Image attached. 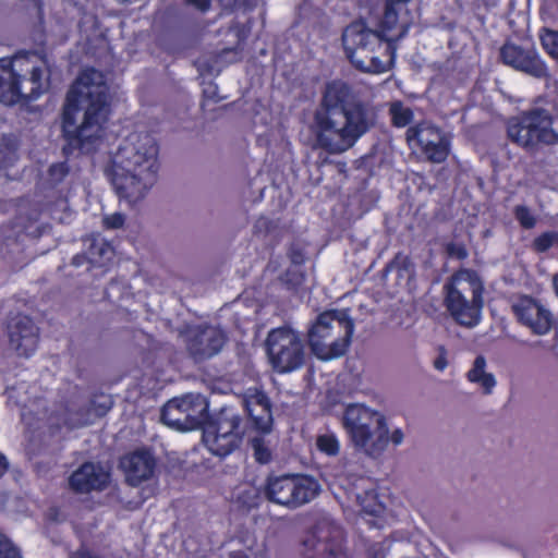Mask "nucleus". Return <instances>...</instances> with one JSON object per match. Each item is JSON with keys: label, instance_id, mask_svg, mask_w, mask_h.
Masks as SVG:
<instances>
[{"label": "nucleus", "instance_id": "nucleus-1", "mask_svg": "<svg viewBox=\"0 0 558 558\" xmlns=\"http://www.w3.org/2000/svg\"><path fill=\"white\" fill-rule=\"evenodd\" d=\"M412 1L384 0L376 31L368 28L363 21H354L343 29L342 46L355 69L369 73L388 70L383 58L393 61L395 43L405 37L413 25Z\"/></svg>", "mask_w": 558, "mask_h": 558}, {"label": "nucleus", "instance_id": "nucleus-2", "mask_svg": "<svg viewBox=\"0 0 558 558\" xmlns=\"http://www.w3.org/2000/svg\"><path fill=\"white\" fill-rule=\"evenodd\" d=\"M101 75L93 68L84 70L77 83L85 90L71 89L62 112V135L65 144L63 154L69 157L75 151L94 153L104 137L111 112L108 86L105 82H94Z\"/></svg>", "mask_w": 558, "mask_h": 558}, {"label": "nucleus", "instance_id": "nucleus-3", "mask_svg": "<svg viewBox=\"0 0 558 558\" xmlns=\"http://www.w3.org/2000/svg\"><path fill=\"white\" fill-rule=\"evenodd\" d=\"M322 106L316 112V140L329 154H341L352 148L374 124L371 107L341 80L326 84Z\"/></svg>", "mask_w": 558, "mask_h": 558}, {"label": "nucleus", "instance_id": "nucleus-4", "mask_svg": "<svg viewBox=\"0 0 558 558\" xmlns=\"http://www.w3.org/2000/svg\"><path fill=\"white\" fill-rule=\"evenodd\" d=\"M159 146L149 133L130 134L113 157L112 184L120 198L143 195L157 180Z\"/></svg>", "mask_w": 558, "mask_h": 558}, {"label": "nucleus", "instance_id": "nucleus-5", "mask_svg": "<svg viewBox=\"0 0 558 558\" xmlns=\"http://www.w3.org/2000/svg\"><path fill=\"white\" fill-rule=\"evenodd\" d=\"M49 87V77L40 65L29 66L28 58H0V102L28 105Z\"/></svg>", "mask_w": 558, "mask_h": 558}, {"label": "nucleus", "instance_id": "nucleus-6", "mask_svg": "<svg viewBox=\"0 0 558 558\" xmlns=\"http://www.w3.org/2000/svg\"><path fill=\"white\" fill-rule=\"evenodd\" d=\"M444 305L461 326L474 327L484 306V283L473 269L454 271L444 284Z\"/></svg>", "mask_w": 558, "mask_h": 558}, {"label": "nucleus", "instance_id": "nucleus-7", "mask_svg": "<svg viewBox=\"0 0 558 558\" xmlns=\"http://www.w3.org/2000/svg\"><path fill=\"white\" fill-rule=\"evenodd\" d=\"M354 333V320L345 311L329 310L320 313L308 329V344L322 361L344 355Z\"/></svg>", "mask_w": 558, "mask_h": 558}, {"label": "nucleus", "instance_id": "nucleus-8", "mask_svg": "<svg viewBox=\"0 0 558 558\" xmlns=\"http://www.w3.org/2000/svg\"><path fill=\"white\" fill-rule=\"evenodd\" d=\"M342 425L354 447L369 457H379L389 444L385 416L364 404H349L343 412Z\"/></svg>", "mask_w": 558, "mask_h": 558}, {"label": "nucleus", "instance_id": "nucleus-9", "mask_svg": "<svg viewBox=\"0 0 558 558\" xmlns=\"http://www.w3.org/2000/svg\"><path fill=\"white\" fill-rule=\"evenodd\" d=\"M555 118L544 108H531L507 122V136L511 143L535 154L543 147L558 145V132L554 129Z\"/></svg>", "mask_w": 558, "mask_h": 558}, {"label": "nucleus", "instance_id": "nucleus-10", "mask_svg": "<svg viewBox=\"0 0 558 558\" xmlns=\"http://www.w3.org/2000/svg\"><path fill=\"white\" fill-rule=\"evenodd\" d=\"M247 425L232 407H223L203 430L207 448L218 457H226L242 444Z\"/></svg>", "mask_w": 558, "mask_h": 558}, {"label": "nucleus", "instance_id": "nucleus-11", "mask_svg": "<svg viewBox=\"0 0 558 558\" xmlns=\"http://www.w3.org/2000/svg\"><path fill=\"white\" fill-rule=\"evenodd\" d=\"M318 492V482L305 474H269L263 487L268 501L290 509L310 502Z\"/></svg>", "mask_w": 558, "mask_h": 558}, {"label": "nucleus", "instance_id": "nucleus-12", "mask_svg": "<svg viewBox=\"0 0 558 558\" xmlns=\"http://www.w3.org/2000/svg\"><path fill=\"white\" fill-rule=\"evenodd\" d=\"M266 351L272 367L279 373L292 372L304 362L302 339L290 327L272 329L266 339Z\"/></svg>", "mask_w": 558, "mask_h": 558}, {"label": "nucleus", "instance_id": "nucleus-13", "mask_svg": "<svg viewBox=\"0 0 558 558\" xmlns=\"http://www.w3.org/2000/svg\"><path fill=\"white\" fill-rule=\"evenodd\" d=\"M410 148L416 149L428 161L441 163L447 160L451 142L442 130L428 122H418L410 126L405 133Z\"/></svg>", "mask_w": 558, "mask_h": 558}, {"label": "nucleus", "instance_id": "nucleus-14", "mask_svg": "<svg viewBox=\"0 0 558 558\" xmlns=\"http://www.w3.org/2000/svg\"><path fill=\"white\" fill-rule=\"evenodd\" d=\"M182 333L190 356L195 362H203L217 355L226 344L227 333L209 324L187 326Z\"/></svg>", "mask_w": 558, "mask_h": 558}, {"label": "nucleus", "instance_id": "nucleus-15", "mask_svg": "<svg viewBox=\"0 0 558 558\" xmlns=\"http://www.w3.org/2000/svg\"><path fill=\"white\" fill-rule=\"evenodd\" d=\"M306 558H349L345 535L338 526L317 527L303 541Z\"/></svg>", "mask_w": 558, "mask_h": 558}, {"label": "nucleus", "instance_id": "nucleus-16", "mask_svg": "<svg viewBox=\"0 0 558 558\" xmlns=\"http://www.w3.org/2000/svg\"><path fill=\"white\" fill-rule=\"evenodd\" d=\"M499 58L505 65L532 77L546 78L549 75L546 63L532 45L523 47L506 41L499 50Z\"/></svg>", "mask_w": 558, "mask_h": 558}, {"label": "nucleus", "instance_id": "nucleus-17", "mask_svg": "<svg viewBox=\"0 0 558 558\" xmlns=\"http://www.w3.org/2000/svg\"><path fill=\"white\" fill-rule=\"evenodd\" d=\"M511 307L518 322L530 328L533 333L546 335L550 331L553 314L532 296H520Z\"/></svg>", "mask_w": 558, "mask_h": 558}, {"label": "nucleus", "instance_id": "nucleus-18", "mask_svg": "<svg viewBox=\"0 0 558 558\" xmlns=\"http://www.w3.org/2000/svg\"><path fill=\"white\" fill-rule=\"evenodd\" d=\"M111 481L110 472L99 463H82L69 477V487L75 494H89L105 490Z\"/></svg>", "mask_w": 558, "mask_h": 558}, {"label": "nucleus", "instance_id": "nucleus-19", "mask_svg": "<svg viewBox=\"0 0 558 558\" xmlns=\"http://www.w3.org/2000/svg\"><path fill=\"white\" fill-rule=\"evenodd\" d=\"M9 341L17 355L29 357L39 343V329L27 315H17L8 325Z\"/></svg>", "mask_w": 558, "mask_h": 558}, {"label": "nucleus", "instance_id": "nucleus-20", "mask_svg": "<svg viewBox=\"0 0 558 558\" xmlns=\"http://www.w3.org/2000/svg\"><path fill=\"white\" fill-rule=\"evenodd\" d=\"M243 408L252 429L260 434H266L271 430V402L265 391L257 388L248 389L243 396Z\"/></svg>", "mask_w": 558, "mask_h": 558}, {"label": "nucleus", "instance_id": "nucleus-21", "mask_svg": "<svg viewBox=\"0 0 558 558\" xmlns=\"http://www.w3.org/2000/svg\"><path fill=\"white\" fill-rule=\"evenodd\" d=\"M198 397L185 395L181 398L169 400L160 411V418L163 424L177 430H189L199 424V420L191 414Z\"/></svg>", "mask_w": 558, "mask_h": 558}, {"label": "nucleus", "instance_id": "nucleus-22", "mask_svg": "<svg viewBox=\"0 0 558 558\" xmlns=\"http://www.w3.org/2000/svg\"><path fill=\"white\" fill-rule=\"evenodd\" d=\"M120 468L125 474V481L131 486H138L149 480L156 469V459L147 449H138L120 459Z\"/></svg>", "mask_w": 558, "mask_h": 558}, {"label": "nucleus", "instance_id": "nucleus-23", "mask_svg": "<svg viewBox=\"0 0 558 558\" xmlns=\"http://www.w3.org/2000/svg\"><path fill=\"white\" fill-rule=\"evenodd\" d=\"M486 360L483 355H477L472 368L466 373V378L471 383L478 384L484 393H490L496 386V379L493 374L485 372Z\"/></svg>", "mask_w": 558, "mask_h": 558}, {"label": "nucleus", "instance_id": "nucleus-24", "mask_svg": "<svg viewBox=\"0 0 558 558\" xmlns=\"http://www.w3.org/2000/svg\"><path fill=\"white\" fill-rule=\"evenodd\" d=\"M262 493L263 490L253 485H245L236 492L234 502L240 510L251 511L259 507Z\"/></svg>", "mask_w": 558, "mask_h": 558}, {"label": "nucleus", "instance_id": "nucleus-25", "mask_svg": "<svg viewBox=\"0 0 558 558\" xmlns=\"http://www.w3.org/2000/svg\"><path fill=\"white\" fill-rule=\"evenodd\" d=\"M391 125L397 129H402L411 124L414 119V112L410 107L404 106L401 100H396L390 104L388 110Z\"/></svg>", "mask_w": 558, "mask_h": 558}, {"label": "nucleus", "instance_id": "nucleus-26", "mask_svg": "<svg viewBox=\"0 0 558 558\" xmlns=\"http://www.w3.org/2000/svg\"><path fill=\"white\" fill-rule=\"evenodd\" d=\"M359 505L364 513L369 515H379L384 510L385 506L379 500L376 490H365L363 495L357 496Z\"/></svg>", "mask_w": 558, "mask_h": 558}, {"label": "nucleus", "instance_id": "nucleus-27", "mask_svg": "<svg viewBox=\"0 0 558 558\" xmlns=\"http://www.w3.org/2000/svg\"><path fill=\"white\" fill-rule=\"evenodd\" d=\"M315 445L320 453L328 457H336L340 452V441L335 433L317 435Z\"/></svg>", "mask_w": 558, "mask_h": 558}, {"label": "nucleus", "instance_id": "nucleus-28", "mask_svg": "<svg viewBox=\"0 0 558 558\" xmlns=\"http://www.w3.org/2000/svg\"><path fill=\"white\" fill-rule=\"evenodd\" d=\"M306 279L305 272L300 267H289L281 276V281L287 290L298 292Z\"/></svg>", "mask_w": 558, "mask_h": 558}, {"label": "nucleus", "instance_id": "nucleus-29", "mask_svg": "<svg viewBox=\"0 0 558 558\" xmlns=\"http://www.w3.org/2000/svg\"><path fill=\"white\" fill-rule=\"evenodd\" d=\"M543 49L558 62V31L544 28L539 34Z\"/></svg>", "mask_w": 558, "mask_h": 558}, {"label": "nucleus", "instance_id": "nucleus-30", "mask_svg": "<svg viewBox=\"0 0 558 558\" xmlns=\"http://www.w3.org/2000/svg\"><path fill=\"white\" fill-rule=\"evenodd\" d=\"M113 401L110 396L105 393L94 395L89 400L88 412H93L95 416H105L112 408Z\"/></svg>", "mask_w": 558, "mask_h": 558}, {"label": "nucleus", "instance_id": "nucleus-31", "mask_svg": "<svg viewBox=\"0 0 558 558\" xmlns=\"http://www.w3.org/2000/svg\"><path fill=\"white\" fill-rule=\"evenodd\" d=\"M554 246H558L557 231H545L537 235L532 242V247L537 253H545Z\"/></svg>", "mask_w": 558, "mask_h": 558}, {"label": "nucleus", "instance_id": "nucleus-32", "mask_svg": "<svg viewBox=\"0 0 558 558\" xmlns=\"http://www.w3.org/2000/svg\"><path fill=\"white\" fill-rule=\"evenodd\" d=\"M230 32H233L235 37H236V43H235V46L232 47V48H223L221 49L220 53L222 56H226L228 54L229 52H234V53H239L243 50V45L246 40V37H247V29L245 28L244 25L240 24V23H233L231 26H230Z\"/></svg>", "mask_w": 558, "mask_h": 558}, {"label": "nucleus", "instance_id": "nucleus-33", "mask_svg": "<svg viewBox=\"0 0 558 558\" xmlns=\"http://www.w3.org/2000/svg\"><path fill=\"white\" fill-rule=\"evenodd\" d=\"M513 215L515 220L523 229L530 230L536 226V217L532 214L531 209L525 205H517L513 208Z\"/></svg>", "mask_w": 558, "mask_h": 558}, {"label": "nucleus", "instance_id": "nucleus-34", "mask_svg": "<svg viewBox=\"0 0 558 558\" xmlns=\"http://www.w3.org/2000/svg\"><path fill=\"white\" fill-rule=\"evenodd\" d=\"M252 448L254 450V458L258 463L266 464L271 461V451L262 437H254L252 439Z\"/></svg>", "mask_w": 558, "mask_h": 558}, {"label": "nucleus", "instance_id": "nucleus-35", "mask_svg": "<svg viewBox=\"0 0 558 558\" xmlns=\"http://www.w3.org/2000/svg\"><path fill=\"white\" fill-rule=\"evenodd\" d=\"M70 173V166L66 161L51 163L48 168V178L53 184L61 183Z\"/></svg>", "mask_w": 558, "mask_h": 558}, {"label": "nucleus", "instance_id": "nucleus-36", "mask_svg": "<svg viewBox=\"0 0 558 558\" xmlns=\"http://www.w3.org/2000/svg\"><path fill=\"white\" fill-rule=\"evenodd\" d=\"M89 253L93 256L90 258L92 264H95V263L104 264L105 256L107 254H112L113 250H112L111 245L107 242H101L100 244H97L96 242H94L89 248Z\"/></svg>", "mask_w": 558, "mask_h": 558}, {"label": "nucleus", "instance_id": "nucleus-37", "mask_svg": "<svg viewBox=\"0 0 558 558\" xmlns=\"http://www.w3.org/2000/svg\"><path fill=\"white\" fill-rule=\"evenodd\" d=\"M0 558H23L21 550L5 536H0Z\"/></svg>", "mask_w": 558, "mask_h": 558}, {"label": "nucleus", "instance_id": "nucleus-38", "mask_svg": "<svg viewBox=\"0 0 558 558\" xmlns=\"http://www.w3.org/2000/svg\"><path fill=\"white\" fill-rule=\"evenodd\" d=\"M445 252L449 258L464 260L469 256L468 248L464 243L449 242L445 245Z\"/></svg>", "mask_w": 558, "mask_h": 558}, {"label": "nucleus", "instance_id": "nucleus-39", "mask_svg": "<svg viewBox=\"0 0 558 558\" xmlns=\"http://www.w3.org/2000/svg\"><path fill=\"white\" fill-rule=\"evenodd\" d=\"M221 8L228 12H234L239 9L252 10L253 0H218Z\"/></svg>", "mask_w": 558, "mask_h": 558}, {"label": "nucleus", "instance_id": "nucleus-40", "mask_svg": "<svg viewBox=\"0 0 558 558\" xmlns=\"http://www.w3.org/2000/svg\"><path fill=\"white\" fill-rule=\"evenodd\" d=\"M125 222V216L121 213H113L107 215L102 219V225L106 229L114 230L122 228Z\"/></svg>", "mask_w": 558, "mask_h": 558}, {"label": "nucleus", "instance_id": "nucleus-41", "mask_svg": "<svg viewBox=\"0 0 558 558\" xmlns=\"http://www.w3.org/2000/svg\"><path fill=\"white\" fill-rule=\"evenodd\" d=\"M203 85V97L205 99L211 100L214 102H218L221 100V97H219L218 95V85L215 82H204Z\"/></svg>", "mask_w": 558, "mask_h": 558}, {"label": "nucleus", "instance_id": "nucleus-42", "mask_svg": "<svg viewBox=\"0 0 558 558\" xmlns=\"http://www.w3.org/2000/svg\"><path fill=\"white\" fill-rule=\"evenodd\" d=\"M437 350H438V356L434 361V367L437 371L442 372L448 365L447 350H446L445 345H439Z\"/></svg>", "mask_w": 558, "mask_h": 558}, {"label": "nucleus", "instance_id": "nucleus-43", "mask_svg": "<svg viewBox=\"0 0 558 558\" xmlns=\"http://www.w3.org/2000/svg\"><path fill=\"white\" fill-rule=\"evenodd\" d=\"M288 255L293 266L300 267L305 262V255L299 247H291Z\"/></svg>", "mask_w": 558, "mask_h": 558}, {"label": "nucleus", "instance_id": "nucleus-44", "mask_svg": "<svg viewBox=\"0 0 558 558\" xmlns=\"http://www.w3.org/2000/svg\"><path fill=\"white\" fill-rule=\"evenodd\" d=\"M186 5H191L196 10L205 13L211 7V0H184Z\"/></svg>", "mask_w": 558, "mask_h": 558}, {"label": "nucleus", "instance_id": "nucleus-45", "mask_svg": "<svg viewBox=\"0 0 558 558\" xmlns=\"http://www.w3.org/2000/svg\"><path fill=\"white\" fill-rule=\"evenodd\" d=\"M71 558H99L88 548L81 547L73 553Z\"/></svg>", "mask_w": 558, "mask_h": 558}, {"label": "nucleus", "instance_id": "nucleus-46", "mask_svg": "<svg viewBox=\"0 0 558 558\" xmlns=\"http://www.w3.org/2000/svg\"><path fill=\"white\" fill-rule=\"evenodd\" d=\"M558 8V0H545L543 10L556 17L555 9Z\"/></svg>", "mask_w": 558, "mask_h": 558}, {"label": "nucleus", "instance_id": "nucleus-47", "mask_svg": "<svg viewBox=\"0 0 558 558\" xmlns=\"http://www.w3.org/2000/svg\"><path fill=\"white\" fill-rule=\"evenodd\" d=\"M389 440L396 446L400 445L403 440V432L400 428H396L389 436Z\"/></svg>", "mask_w": 558, "mask_h": 558}, {"label": "nucleus", "instance_id": "nucleus-48", "mask_svg": "<svg viewBox=\"0 0 558 558\" xmlns=\"http://www.w3.org/2000/svg\"><path fill=\"white\" fill-rule=\"evenodd\" d=\"M10 464L7 457L0 452V478L9 471Z\"/></svg>", "mask_w": 558, "mask_h": 558}, {"label": "nucleus", "instance_id": "nucleus-49", "mask_svg": "<svg viewBox=\"0 0 558 558\" xmlns=\"http://www.w3.org/2000/svg\"><path fill=\"white\" fill-rule=\"evenodd\" d=\"M86 260L90 262V258H88L85 254H76L72 258V265L78 267L84 265Z\"/></svg>", "mask_w": 558, "mask_h": 558}, {"label": "nucleus", "instance_id": "nucleus-50", "mask_svg": "<svg viewBox=\"0 0 558 558\" xmlns=\"http://www.w3.org/2000/svg\"><path fill=\"white\" fill-rule=\"evenodd\" d=\"M229 558H248L247 555L241 550L232 551Z\"/></svg>", "mask_w": 558, "mask_h": 558}, {"label": "nucleus", "instance_id": "nucleus-51", "mask_svg": "<svg viewBox=\"0 0 558 558\" xmlns=\"http://www.w3.org/2000/svg\"><path fill=\"white\" fill-rule=\"evenodd\" d=\"M372 558H376V556L374 555Z\"/></svg>", "mask_w": 558, "mask_h": 558}]
</instances>
